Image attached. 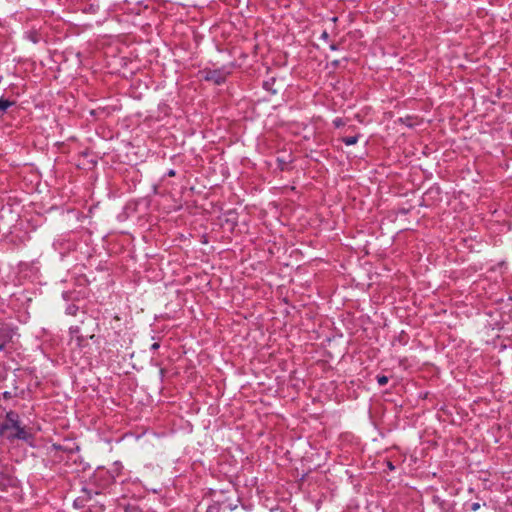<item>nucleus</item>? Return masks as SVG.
Segmentation results:
<instances>
[{"label": "nucleus", "instance_id": "f257e3e1", "mask_svg": "<svg viewBox=\"0 0 512 512\" xmlns=\"http://www.w3.org/2000/svg\"><path fill=\"white\" fill-rule=\"evenodd\" d=\"M0 425L6 426V432L14 430V432L7 434V439L11 442L16 439L28 442L32 438V435L26 431L25 427L21 426L20 416L14 410L6 412L5 420L0 422Z\"/></svg>", "mask_w": 512, "mask_h": 512}, {"label": "nucleus", "instance_id": "f03ea898", "mask_svg": "<svg viewBox=\"0 0 512 512\" xmlns=\"http://www.w3.org/2000/svg\"><path fill=\"white\" fill-rule=\"evenodd\" d=\"M93 490L97 491V495L105 493V491L113 485V476L104 467H98L86 482Z\"/></svg>", "mask_w": 512, "mask_h": 512}, {"label": "nucleus", "instance_id": "7ed1b4c3", "mask_svg": "<svg viewBox=\"0 0 512 512\" xmlns=\"http://www.w3.org/2000/svg\"><path fill=\"white\" fill-rule=\"evenodd\" d=\"M203 79L209 82H213L215 85H221L226 82L227 77L230 75L231 71L228 70L225 66L217 69H204L202 71Z\"/></svg>", "mask_w": 512, "mask_h": 512}, {"label": "nucleus", "instance_id": "20e7f679", "mask_svg": "<svg viewBox=\"0 0 512 512\" xmlns=\"http://www.w3.org/2000/svg\"><path fill=\"white\" fill-rule=\"evenodd\" d=\"M94 496H97V491L93 490L85 483L80 490V495L74 499L73 507L76 509L85 508L89 502L92 501Z\"/></svg>", "mask_w": 512, "mask_h": 512}, {"label": "nucleus", "instance_id": "39448f33", "mask_svg": "<svg viewBox=\"0 0 512 512\" xmlns=\"http://www.w3.org/2000/svg\"><path fill=\"white\" fill-rule=\"evenodd\" d=\"M13 336V330L8 326H1L0 327V339L2 342L6 343L7 341L11 340Z\"/></svg>", "mask_w": 512, "mask_h": 512}, {"label": "nucleus", "instance_id": "423d86ee", "mask_svg": "<svg viewBox=\"0 0 512 512\" xmlns=\"http://www.w3.org/2000/svg\"><path fill=\"white\" fill-rule=\"evenodd\" d=\"M123 466L120 463H114L111 468L107 469L113 476V483L116 482V479L121 475Z\"/></svg>", "mask_w": 512, "mask_h": 512}, {"label": "nucleus", "instance_id": "0eeeda50", "mask_svg": "<svg viewBox=\"0 0 512 512\" xmlns=\"http://www.w3.org/2000/svg\"><path fill=\"white\" fill-rule=\"evenodd\" d=\"M15 105V101L6 99L1 97L0 98V115H3L6 113L7 109Z\"/></svg>", "mask_w": 512, "mask_h": 512}, {"label": "nucleus", "instance_id": "6e6552de", "mask_svg": "<svg viewBox=\"0 0 512 512\" xmlns=\"http://www.w3.org/2000/svg\"><path fill=\"white\" fill-rule=\"evenodd\" d=\"M13 482V479L11 476L0 473V488L5 489L7 486H11Z\"/></svg>", "mask_w": 512, "mask_h": 512}, {"label": "nucleus", "instance_id": "1a4fd4ad", "mask_svg": "<svg viewBox=\"0 0 512 512\" xmlns=\"http://www.w3.org/2000/svg\"><path fill=\"white\" fill-rule=\"evenodd\" d=\"M275 81L276 79L274 77L270 78L269 80L267 81H264L263 83V88L270 92L271 94H276L277 93V90L273 88L274 84H275Z\"/></svg>", "mask_w": 512, "mask_h": 512}, {"label": "nucleus", "instance_id": "9d476101", "mask_svg": "<svg viewBox=\"0 0 512 512\" xmlns=\"http://www.w3.org/2000/svg\"><path fill=\"white\" fill-rule=\"evenodd\" d=\"M26 37L34 44H37L41 40V35L35 30L27 32Z\"/></svg>", "mask_w": 512, "mask_h": 512}, {"label": "nucleus", "instance_id": "9b49d317", "mask_svg": "<svg viewBox=\"0 0 512 512\" xmlns=\"http://www.w3.org/2000/svg\"><path fill=\"white\" fill-rule=\"evenodd\" d=\"M69 331H70V334L72 335V337L74 335L76 336L77 345L81 346V342L83 340V337L81 335H79L80 328L78 326H72V327H70Z\"/></svg>", "mask_w": 512, "mask_h": 512}, {"label": "nucleus", "instance_id": "f8f14e48", "mask_svg": "<svg viewBox=\"0 0 512 512\" xmlns=\"http://www.w3.org/2000/svg\"><path fill=\"white\" fill-rule=\"evenodd\" d=\"M358 139H359V135H354V136H345L341 139V141L347 145V146H351V145H354L358 142Z\"/></svg>", "mask_w": 512, "mask_h": 512}, {"label": "nucleus", "instance_id": "ddd939ff", "mask_svg": "<svg viewBox=\"0 0 512 512\" xmlns=\"http://www.w3.org/2000/svg\"><path fill=\"white\" fill-rule=\"evenodd\" d=\"M17 391H18V387L16 385H14V391H5V392H3L0 395L4 399H11L13 397H18L19 396V393Z\"/></svg>", "mask_w": 512, "mask_h": 512}, {"label": "nucleus", "instance_id": "4468645a", "mask_svg": "<svg viewBox=\"0 0 512 512\" xmlns=\"http://www.w3.org/2000/svg\"><path fill=\"white\" fill-rule=\"evenodd\" d=\"M221 511V503L220 502H212L206 508V512H220Z\"/></svg>", "mask_w": 512, "mask_h": 512}, {"label": "nucleus", "instance_id": "2eb2a0df", "mask_svg": "<svg viewBox=\"0 0 512 512\" xmlns=\"http://www.w3.org/2000/svg\"><path fill=\"white\" fill-rule=\"evenodd\" d=\"M465 507H467L468 510L474 512L480 509L481 504L479 502H473L471 504L465 503Z\"/></svg>", "mask_w": 512, "mask_h": 512}, {"label": "nucleus", "instance_id": "dca6fc26", "mask_svg": "<svg viewBox=\"0 0 512 512\" xmlns=\"http://www.w3.org/2000/svg\"><path fill=\"white\" fill-rule=\"evenodd\" d=\"M376 380L380 386H384L388 383L389 378L385 375H377Z\"/></svg>", "mask_w": 512, "mask_h": 512}, {"label": "nucleus", "instance_id": "f3484780", "mask_svg": "<svg viewBox=\"0 0 512 512\" xmlns=\"http://www.w3.org/2000/svg\"><path fill=\"white\" fill-rule=\"evenodd\" d=\"M67 313L70 314V315H76L77 311H78V307L75 306V305H69L66 309Z\"/></svg>", "mask_w": 512, "mask_h": 512}, {"label": "nucleus", "instance_id": "a211bd4d", "mask_svg": "<svg viewBox=\"0 0 512 512\" xmlns=\"http://www.w3.org/2000/svg\"><path fill=\"white\" fill-rule=\"evenodd\" d=\"M333 124L335 127L339 128V127L345 125V122L342 118L338 117V118L334 119Z\"/></svg>", "mask_w": 512, "mask_h": 512}, {"label": "nucleus", "instance_id": "6ab92c4d", "mask_svg": "<svg viewBox=\"0 0 512 512\" xmlns=\"http://www.w3.org/2000/svg\"><path fill=\"white\" fill-rule=\"evenodd\" d=\"M386 466H387L389 471H394L395 470V466H394V464L391 461H387L386 462Z\"/></svg>", "mask_w": 512, "mask_h": 512}, {"label": "nucleus", "instance_id": "aec40b11", "mask_svg": "<svg viewBox=\"0 0 512 512\" xmlns=\"http://www.w3.org/2000/svg\"><path fill=\"white\" fill-rule=\"evenodd\" d=\"M321 39H324L325 41L329 39V34L327 31H323V33L321 34Z\"/></svg>", "mask_w": 512, "mask_h": 512}, {"label": "nucleus", "instance_id": "412c9836", "mask_svg": "<svg viewBox=\"0 0 512 512\" xmlns=\"http://www.w3.org/2000/svg\"><path fill=\"white\" fill-rule=\"evenodd\" d=\"M166 175H167L168 177H174V176L176 175V171H175V170H173V169H170V170L166 173Z\"/></svg>", "mask_w": 512, "mask_h": 512}, {"label": "nucleus", "instance_id": "4be33fe9", "mask_svg": "<svg viewBox=\"0 0 512 512\" xmlns=\"http://www.w3.org/2000/svg\"><path fill=\"white\" fill-rule=\"evenodd\" d=\"M5 433H6V426L0 425V438L3 437Z\"/></svg>", "mask_w": 512, "mask_h": 512}, {"label": "nucleus", "instance_id": "5701e85b", "mask_svg": "<svg viewBox=\"0 0 512 512\" xmlns=\"http://www.w3.org/2000/svg\"><path fill=\"white\" fill-rule=\"evenodd\" d=\"M159 347H160V344H159V343H157V342H156V343H153V344L151 345V350H157V349H159Z\"/></svg>", "mask_w": 512, "mask_h": 512}, {"label": "nucleus", "instance_id": "b1692460", "mask_svg": "<svg viewBox=\"0 0 512 512\" xmlns=\"http://www.w3.org/2000/svg\"><path fill=\"white\" fill-rule=\"evenodd\" d=\"M330 49H331V50H337V49H338V47H337V45H336V44H331V45H330Z\"/></svg>", "mask_w": 512, "mask_h": 512}, {"label": "nucleus", "instance_id": "393cba45", "mask_svg": "<svg viewBox=\"0 0 512 512\" xmlns=\"http://www.w3.org/2000/svg\"><path fill=\"white\" fill-rule=\"evenodd\" d=\"M278 161L282 164L281 165V170H284V165H286V162L281 161L280 159H278Z\"/></svg>", "mask_w": 512, "mask_h": 512}, {"label": "nucleus", "instance_id": "a878e982", "mask_svg": "<svg viewBox=\"0 0 512 512\" xmlns=\"http://www.w3.org/2000/svg\"><path fill=\"white\" fill-rule=\"evenodd\" d=\"M332 65H333L334 67H337V66L339 65V61H338V60H334V61L332 62Z\"/></svg>", "mask_w": 512, "mask_h": 512}, {"label": "nucleus", "instance_id": "bb28decb", "mask_svg": "<svg viewBox=\"0 0 512 512\" xmlns=\"http://www.w3.org/2000/svg\"><path fill=\"white\" fill-rule=\"evenodd\" d=\"M4 348H5V343L4 342L0 343V351L4 350Z\"/></svg>", "mask_w": 512, "mask_h": 512}]
</instances>
